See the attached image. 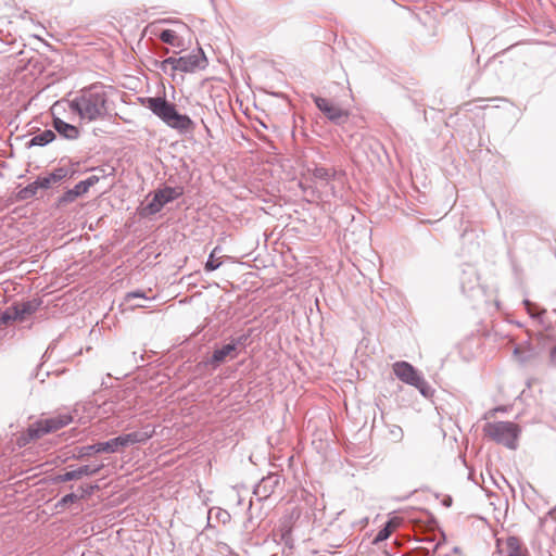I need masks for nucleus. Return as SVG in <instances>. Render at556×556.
I'll use <instances>...</instances> for the list:
<instances>
[{"instance_id": "obj_1", "label": "nucleus", "mask_w": 556, "mask_h": 556, "mask_svg": "<svg viewBox=\"0 0 556 556\" xmlns=\"http://www.w3.org/2000/svg\"><path fill=\"white\" fill-rule=\"evenodd\" d=\"M109 98L106 86L92 84L78 91L67 103L71 112L77 114L81 122L91 123L109 116Z\"/></svg>"}, {"instance_id": "obj_2", "label": "nucleus", "mask_w": 556, "mask_h": 556, "mask_svg": "<svg viewBox=\"0 0 556 556\" xmlns=\"http://www.w3.org/2000/svg\"><path fill=\"white\" fill-rule=\"evenodd\" d=\"M139 101L144 108L149 109L155 116L173 129L187 132L194 127L192 119L187 115L178 113L175 104L168 102L165 98L146 97L139 98Z\"/></svg>"}, {"instance_id": "obj_3", "label": "nucleus", "mask_w": 556, "mask_h": 556, "mask_svg": "<svg viewBox=\"0 0 556 556\" xmlns=\"http://www.w3.org/2000/svg\"><path fill=\"white\" fill-rule=\"evenodd\" d=\"M72 421L73 416L70 413H62L49 418L39 419L29 425L27 430L18 437L17 444L20 447H24L48 433L55 432L66 427Z\"/></svg>"}, {"instance_id": "obj_4", "label": "nucleus", "mask_w": 556, "mask_h": 556, "mask_svg": "<svg viewBox=\"0 0 556 556\" xmlns=\"http://www.w3.org/2000/svg\"><path fill=\"white\" fill-rule=\"evenodd\" d=\"M485 437L502 444L509 450L517 448V441L521 433V428L511 421H493L483 426Z\"/></svg>"}, {"instance_id": "obj_5", "label": "nucleus", "mask_w": 556, "mask_h": 556, "mask_svg": "<svg viewBox=\"0 0 556 556\" xmlns=\"http://www.w3.org/2000/svg\"><path fill=\"white\" fill-rule=\"evenodd\" d=\"M392 369L397 379L406 384L415 387L422 396H432L433 389L426 381L422 374L419 372L410 363L405 361L395 362Z\"/></svg>"}, {"instance_id": "obj_6", "label": "nucleus", "mask_w": 556, "mask_h": 556, "mask_svg": "<svg viewBox=\"0 0 556 556\" xmlns=\"http://www.w3.org/2000/svg\"><path fill=\"white\" fill-rule=\"evenodd\" d=\"M184 194L182 187H164L154 192L152 200L146 205L144 210L148 214L154 215L159 213L165 204L173 202Z\"/></svg>"}, {"instance_id": "obj_7", "label": "nucleus", "mask_w": 556, "mask_h": 556, "mask_svg": "<svg viewBox=\"0 0 556 556\" xmlns=\"http://www.w3.org/2000/svg\"><path fill=\"white\" fill-rule=\"evenodd\" d=\"M314 102L318 110L332 123L341 125L348 121L350 115L349 111L333 104L328 99L314 97Z\"/></svg>"}, {"instance_id": "obj_8", "label": "nucleus", "mask_w": 556, "mask_h": 556, "mask_svg": "<svg viewBox=\"0 0 556 556\" xmlns=\"http://www.w3.org/2000/svg\"><path fill=\"white\" fill-rule=\"evenodd\" d=\"M206 63V58L200 49L197 53L179 58V72L192 73L195 70L204 68Z\"/></svg>"}, {"instance_id": "obj_9", "label": "nucleus", "mask_w": 556, "mask_h": 556, "mask_svg": "<svg viewBox=\"0 0 556 556\" xmlns=\"http://www.w3.org/2000/svg\"><path fill=\"white\" fill-rule=\"evenodd\" d=\"M103 465H84L74 470L65 471L56 477L59 482H67L72 480H78L85 476L97 475Z\"/></svg>"}, {"instance_id": "obj_10", "label": "nucleus", "mask_w": 556, "mask_h": 556, "mask_svg": "<svg viewBox=\"0 0 556 556\" xmlns=\"http://www.w3.org/2000/svg\"><path fill=\"white\" fill-rule=\"evenodd\" d=\"M73 172L68 167H58L53 172L49 173L46 176L38 177V185L41 186V189H49L53 185L61 182L67 177H72Z\"/></svg>"}, {"instance_id": "obj_11", "label": "nucleus", "mask_w": 556, "mask_h": 556, "mask_svg": "<svg viewBox=\"0 0 556 556\" xmlns=\"http://www.w3.org/2000/svg\"><path fill=\"white\" fill-rule=\"evenodd\" d=\"M237 353L235 352L233 344H225L219 349L214 350L212 356L204 362L205 365L216 369L220 364L225 363L227 358L235 359Z\"/></svg>"}, {"instance_id": "obj_12", "label": "nucleus", "mask_w": 556, "mask_h": 556, "mask_svg": "<svg viewBox=\"0 0 556 556\" xmlns=\"http://www.w3.org/2000/svg\"><path fill=\"white\" fill-rule=\"evenodd\" d=\"M154 433V428L150 425H147L139 431L122 434L124 447L137 443H146L149 439L153 437Z\"/></svg>"}, {"instance_id": "obj_13", "label": "nucleus", "mask_w": 556, "mask_h": 556, "mask_svg": "<svg viewBox=\"0 0 556 556\" xmlns=\"http://www.w3.org/2000/svg\"><path fill=\"white\" fill-rule=\"evenodd\" d=\"M52 125L53 128L58 131V134L65 139L75 140L79 137L80 131L78 127L64 122L60 117L54 116Z\"/></svg>"}, {"instance_id": "obj_14", "label": "nucleus", "mask_w": 556, "mask_h": 556, "mask_svg": "<svg viewBox=\"0 0 556 556\" xmlns=\"http://www.w3.org/2000/svg\"><path fill=\"white\" fill-rule=\"evenodd\" d=\"M401 522H402L401 519L397 517L390 518L376 534V536L374 539V544H378L380 542L388 540L390 538V535L392 534V532L397 527H400Z\"/></svg>"}, {"instance_id": "obj_15", "label": "nucleus", "mask_w": 556, "mask_h": 556, "mask_svg": "<svg viewBox=\"0 0 556 556\" xmlns=\"http://www.w3.org/2000/svg\"><path fill=\"white\" fill-rule=\"evenodd\" d=\"M278 483L279 477L277 475H269L261 480L254 493L260 496L267 497Z\"/></svg>"}, {"instance_id": "obj_16", "label": "nucleus", "mask_w": 556, "mask_h": 556, "mask_svg": "<svg viewBox=\"0 0 556 556\" xmlns=\"http://www.w3.org/2000/svg\"><path fill=\"white\" fill-rule=\"evenodd\" d=\"M124 447L122 435L113 438L105 442H98L96 452L99 453H116L119 448Z\"/></svg>"}, {"instance_id": "obj_17", "label": "nucleus", "mask_w": 556, "mask_h": 556, "mask_svg": "<svg viewBox=\"0 0 556 556\" xmlns=\"http://www.w3.org/2000/svg\"><path fill=\"white\" fill-rule=\"evenodd\" d=\"M41 304L38 300L26 301L23 303L14 304L20 313V321L26 320V318L35 313Z\"/></svg>"}, {"instance_id": "obj_18", "label": "nucleus", "mask_w": 556, "mask_h": 556, "mask_svg": "<svg viewBox=\"0 0 556 556\" xmlns=\"http://www.w3.org/2000/svg\"><path fill=\"white\" fill-rule=\"evenodd\" d=\"M87 192L86 186L79 181L73 189H68L64 194L60 198L59 202L62 203H72L78 197L85 194Z\"/></svg>"}, {"instance_id": "obj_19", "label": "nucleus", "mask_w": 556, "mask_h": 556, "mask_svg": "<svg viewBox=\"0 0 556 556\" xmlns=\"http://www.w3.org/2000/svg\"><path fill=\"white\" fill-rule=\"evenodd\" d=\"M54 139H55V134L52 130L47 129L40 134L35 135L28 142V146L29 147H34V146L43 147V146H47L48 143L52 142Z\"/></svg>"}, {"instance_id": "obj_20", "label": "nucleus", "mask_w": 556, "mask_h": 556, "mask_svg": "<svg viewBox=\"0 0 556 556\" xmlns=\"http://www.w3.org/2000/svg\"><path fill=\"white\" fill-rule=\"evenodd\" d=\"M523 305L527 313L533 319H538L541 325L546 326L545 321L543 320V316L546 313L545 309H541L535 303L531 302L530 300H523Z\"/></svg>"}, {"instance_id": "obj_21", "label": "nucleus", "mask_w": 556, "mask_h": 556, "mask_svg": "<svg viewBox=\"0 0 556 556\" xmlns=\"http://www.w3.org/2000/svg\"><path fill=\"white\" fill-rule=\"evenodd\" d=\"M10 321H20V313L15 305L7 307L0 315V326L8 325Z\"/></svg>"}, {"instance_id": "obj_22", "label": "nucleus", "mask_w": 556, "mask_h": 556, "mask_svg": "<svg viewBox=\"0 0 556 556\" xmlns=\"http://www.w3.org/2000/svg\"><path fill=\"white\" fill-rule=\"evenodd\" d=\"M10 321H20V313L15 305L7 307L0 315V326L8 325Z\"/></svg>"}, {"instance_id": "obj_23", "label": "nucleus", "mask_w": 556, "mask_h": 556, "mask_svg": "<svg viewBox=\"0 0 556 556\" xmlns=\"http://www.w3.org/2000/svg\"><path fill=\"white\" fill-rule=\"evenodd\" d=\"M38 189H41V186L38 185V178L27 185L25 188L21 189L17 193V198L20 200H29L30 198L35 197Z\"/></svg>"}, {"instance_id": "obj_24", "label": "nucleus", "mask_w": 556, "mask_h": 556, "mask_svg": "<svg viewBox=\"0 0 556 556\" xmlns=\"http://www.w3.org/2000/svg\"><path fill=\"white\" fill-rule=\"evenodd\" d=\"M313 176L316 179H320L324 181H329L334 176V170L326 167H315L313 170Z\"/></svg>"}, {"instance_id": "obj_25", "label": "nucleus", "mask_w": 556, "mask_h": 556, "mask_svg": "<svg viewBox=\"0 0 556 556\" xmlns=\"http://www.w3.org/2000/svg\"><path fill=\"white\" fill-rule=\"evenodd\" d=\"M160 39L163 42L168 43L170 46H179V43L177 42V39H178L177 34L173 29H164L160 34Z\"/></svg>"}, {"instance_id": "obj_26", "label": "nucleus", "mask_w": 556, "mask_h": 556, "mask_svg": "<svg viewBox=\"0 0 556 556\" xmlns=\"http://www.w3.org/2000/svg\"><path fill=\"white\" fill-rule=\"evenodd\" d=\"M79 500V495L75 492L64 495L56 504V507H66L67 505L75 503Z\"/></svg>"}, {"instance_id": "obj_27", "label": "nucleus", "mask_w": 556, "mask_h": 556, "mask_svg": "<svg viewBox=\"0 0 556 556\" xmlns=\"http://www.w3.org/2000/svg\"><path fill=\"white\" fill-rule=\"evenodd\" d=\"M224 264L223 261L217 260L215 254H210L207 262L205 263V269L207 271L215 270Z\"/></svg>"}, {"instance_id": "obj_28", "label": "nucleus", "mask_w": 556, "mask_h": 556, "mask_svg": "<svg viewBox=\"0 0 556 556\" xmlns=\"http://www.w3.org/2000/svg\"><path fill=\"white\" fill-rule=\"evenodd\" d=\"M249 337H250V333L240 334V336L231 339L229 344H233L235 352L237 353V349L239 346H244L247 344V341H248Z\"/></svg>"}, {"instance_id": "obj_29", "label": "nucleus", "mask_w": 556, "mask_h": 556, "mask_svg": "<svg viewBox=\"0 0 556 556\" xmlns=\"http://www.w3.org/2000/svg\"><path fill=\"white\" fill-rule=\"evenodd\" d=\"M97 488H98L97 485H92V484L80 485L77 489L76 493L79 495V500H80V498L91 495L93 493L94 489H97Z\"/></svg>"}, {"instance_id": "obj_30", "label": "nucleus", "mask_w": 556, "mask_h": 556, "mask_svg": "<svg viewBox=\"0 0 556 556\" xmlns=\"http://www.w3.org/2000/svg\"><path fill=\"white\" fill-rule=\"evenodd\" d=\"M167 66H170L173 71H179V58H167L162 62V68L165 71Z\"/></svg>"}, {"instance_id": "obj_31", "label": "nucleus", "mask_w": 556, "mask_h": 556, "mask_svg": "<svg viewBox=\"0 0 556 556\" xmlns=\"http://www.w3.org/2000/svg\"><path fill=\"white\" fill-rule=\"evenodd\" d=\"M507 547L509 549V555L513 556V552L515 553L516 552H521L520 549V546H519V541L517 538H509L507 540Z\"/></svg>"}, {"instance_id": "obj_32", "label": "nucleus", "mask_w": 556, "mask_h": 556, "mask_svg": "<svg viewBox=\"0 0 556 556\" xmlns=\"http://www.w3.org/2000/svg\"><path fill=\"white\" fill-rule=\"evenodd\" d=\"M96 448H97V443L91 444V445L81 446L79 448V456L80 457L90 456V455L97 453Z\"/></svg>"}, {"instance_id": "obj_33", "label": "nucleus", "mask_w": 556, "mask_h": 556, "mask_svg": "<svg viewBox=\"0 0 556 556\" xmlns=\"http://www.w3.org/2000/svg\"><path fill=\"white\" fill-rule=\"evenodd\" d=\"M390 434L392 439L395 441H401L403 439V430L400 426H392V428L390 429Z\"/></svg>"}, {"instance_id": "obj_34", "label": "nucleus", "mask_w": 556, "mask_h": 556, "mask_svg": "<svg viewBox=\"0 0 556 556\" xmlns=\"http://www.w3.org/2000/svg\"><path fill=\"white\" fill-rule=\"evenodd\" d=\"M99 180H100L99 176H97V175H91V176H89L87 179L81 180V182L86 186V189H87V191H88V190H89V188H91L92 186H94Z\"/></svg>"}, {"instance_id": "obj_35", "label": "nucleus", "mask_w": 556, "mask_h": 556, "mask_svg": "<svg viewBox=\"0 0 556 556\" xmlns=\"http://www.w3.org/2000/svg\"><path fill=\"white\" fill-rule=\"evenodd\" d=\"M131 298H142L144 300H151V299H154L155 296L154 295H148V293L146 292H142V291H135V292H130L127 294V299H131Z\"/></svg>"}, {"instance_id": "obj_36", "label": "nucleus", "mask_w": 556, "mask_h": 556, "mask_svg": "<svg viewBox=\"0 0 556 556\" xmlns=\"http://www.w3.org/2000/svg\"><path fill=\"white\" fill-rule=\"evenodd\" d=\"M549 358L552 362L556 358V341H553L551 348H549Z\"/></svg>"}, {"instance_id": "obj_37", "label": "nucleus", "mask_w": 556, "mask_h": 556, "mask_svg": "<svg viewBox=\"0 0 556 556\" xmlns=\"http://www.w3.org/2000/svg\"><path fill=\"white\" fill-rule=\"evenodd\" d=\"M222 252H223V250H222L220 248L216 247V248L211 252V254H215V257H216L217 260H220V261H222V258H223V254H222Z\"/></svg>"}, {"instance_id": "obj_38", "label": "nucleus", "mask_w": 556, "mask_h": 556, "mask_svg": "<svg viewBox=\"0 0 556 556\" xmlns=\"http://www.w3.org/2000/svg\"><path fill=\"white\" fill-rule=\"evenodd\" d=\"M470 290L476 291L477 293L482 292V290H481V288H480V286H479V285H477V286H470Z\"/></svg>"}, {"instance_id": "obj_39", "label": "nucleus", "mask_w": 556, "mask_h": 556, "mask_svg": "<svg viewBox=\"0 0 556 556\" xmlns=\"http://www.w3.org/2000/svg\"><path fill=\"white\" fill-rule=\"evenodd\" d=\"M513 556H526L522 552H513Z\"/></svg>"}, {"instance_id": "obj_40", "label": "nucleus", "mask_w": 556, "mask_h": 556, "mask_svg": "<svg viewBox=\"0 0 556 556\" xmlns=\"http://www.w3.org/2000/svg\"><path fill=\"white\" fill-rule=\"evenodd\" d=\"M462 290H463V292H465V291H466V283H463V285H462Z\"/></svg>"}, {"instance_id": "obj_41", "label": "nucleus", "mask_w": 556, "mask_h": 556, "mask_svg": "<svg viewBox=\"0 0 556 556\" xmlns=\"http://www.w3.org/2000/svg\"><path fill=\"white\" fill-rule=\"evenodd\" d=\"M475 281H476V280H472V279L467 280V282H468V283H472V282H475Z\"/></svg>"}]
</instances>
